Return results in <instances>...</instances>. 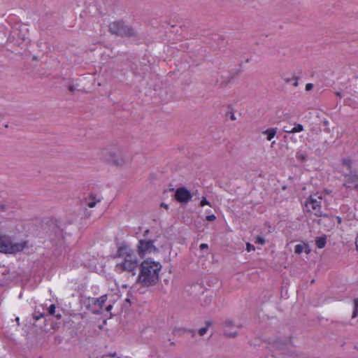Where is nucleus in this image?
<instances>
[{"mask_svg": "<svg viewBox=\"0 0 358 358\" xmlns=\"http://www.w3.org/2000/svg\"><path fill=\"white\" fill-rule=\"evenodd\" d=\"M4 209H5V206L4 205H1V210L3 211Z\"/></svg>", "mask_w": 358, "mask_h": 358, "instance_id": "obj_42", "label": "nucleus"}, {"mask_svg": "<svg viewBox=\"0 0 358 358\" xmlns=\"http://www.w3.org/2000/svg\"><path fill=\"white\" fill-rule=\"evenodd\" d=\"M273 345L274 347H275L280 350H282L283 346L285 345V343H282L280 340H279V341H274Z\"/></svg>", "mask_w": 358, "mask_h": 358, "instance_id": "obj_21", "label": "nucleus"}, {"mask_svg": "<svg viewBox=\"0 0 358 358\" xmlns=\"http://www.w3.org/2000/svg\"><path fill=\"white\" fill-rule=\"evenodd\" d=\"M303 131V126L301 124H294V127L290 129H285V132L289 134L298 133Z\"/></svg>", "mask_w": 358, "mask_h": 358, "instance_id": "obj_12", "label": "nucleus"}, {"mask_svg": "<svg viewBox=\"0 0 358 358\" xmlns=\"http://www.w3.org/2000/svg\"><path fill=\"white\" fill-rule=\"evenodd\" d=\"M97 202H100V199L95 200V196L92 195L90 196V200L87 204L90 208H93Z\"/></svg>", "mask_w": 358, "mask_h": 358, "instance_id": "obj_16", "label": "nucleus"}, {"mask_svg": "<svg viewBox=\"0 0 358 358\" xmlns=\"http://www.w3.org/2000/svg\"><path fill=\"white\" fill-rule=\"evenodd\" d=\"M345 183L343 184L347 188L354 187L358 189V173L356 170H350L343 175Z\"/></svg>", "mask_w": 358, "mask_h": 358, "instance_id": "obj_7", "label": "nucleus"}, {"mask_svg": "<svg viewBox=\"0 0 358 358\" xmlns=\"http://www.w3.org/2000/svg\"><path fill=\"white\" fill-rule=\"evenodd\" d=\"M292 80H293V79H292V78H285V83H289L292 82Z\"/></svg>", "mask_w": 358, "mask_h": 358, "instance_id": "obj_36", "label": "nucleus"}, {"mask_svg": "<svg viewBox=\"0 0 358 358\" xmlns=\"http://www.w3.org/2000/svg\"><path fill=\"white\" fill-rule=\"evenodd\" d=\"M119 358V357H118Z\"/></svg>", "mask_w": 358, "mask_h": 358, "instance_id": "obj_49", "label": "nucleus"}, {"mask_svg": "<svg viewBox=\"0 0 358 358\" xmlns=\"http://www.w3.org/2000/svg\"><path fill=\"white\" fill-rule=\"evenodd\" d=\"M313 88V85L312 83H308V84L306 85V91H310V90H311Z\"/></svg>", "mask_w": 358, "mask_h": 358, "instance_id": "obj_31", "label": "nucleus"}, {"mask_svg": "<svg viewBox=\"0 0 358 358\" xmlns=\"http://www.w3.org/2000/svg\"><path fill=\"white\" fill-rule=\"evenodd\" d=\"M255 243L264 245L265 243V239L262 236H257L256 238Z\"/></svg>", "mask_w": 358, "mask_h": 358, "instance_id": "obj_24", "label": "nucleus"}, {"mask_svg": "<svg viewBox=\"0 0 358 358\" xmlns=\"http://www.w3.org/2000/svg\"><path fill=\"white\" fill-rule=\"evenodd\" d=\"M215 219H216V217L213 214L206 215V220L209 221V222L214 221Z\"/></svg>", "mask_w": 358, "mask_h": 358, "instance_id": "obj_27", "label": "nucleus"}, {"mask_svg": "<svg viewBox=\"0 0 358 358\" xmlns=\"http://www.w3.org/2000/svg\"><path fill=\"white\" fill-rule=\"evenodd\" d=\"M358 315V299H354V310H353V313H352V318H355Z\"/></svg>", "mask_w": 358, "mask_h": 358, "instance_id": "obj_18", "label": "nucleus"}, {"mask_svg": "<svg viewBox=\"0 0 358 358\" xmlns=\"http://www.w3.org/2000/svg\"><path fill=\"white\" fill-rule=\"evenodd\" d=\"M129 253H134V252L131 250L128 251L127 247L121 246L117 250V255L119 257H123L124 259L125 255L127 254H129Z\"/></svg>", "mask_w": 358, "mask_h": 358, "instance_id": "obj_14", "label": "nucleus"}, {"mask_svg": "<svg viewBox=\"0 0 358 358\" xmlns=\"http://www.w3.org/2000/svg\"><path fill=\"white\" fill-rule=\"evenodd\" d=\"M343 165L345 166L348 171H350L352 169V161L349 158H345L343 159Z\"/></svg>", "mask_w": 358, "mask_h": 358, "instance_id": "obj_17", "label": "nucleus"}, {"mask_svg": "<svg viewBox=\"0 0 358 358\" xmlns=\"http://www.w3.org/2000/svg\"><path fill=\"white\" fill-rule=\"evenodd\" d=\"M336 218L337 222H338V224H341L342 222V219H341V217L337 216V217H336Z\"/></svg>", "mask_w": 358, "mask_h": 358, "instance_id": "obj_34", "label": "nucleus"}, {"mask_svg": "<svg viewBox=\"0 0 358 358\" xmlns=\"http://www.w3.org/2000/svg\"><path fill=\"white\" fill-rule=\"evenodd\" d=\"M148 233H149V229L145 230V231H144V233H143V236H146L148 235Z\"/></svg>", "mask_w": 358, "mask_h": 358, "instance_id": "obj_38", "label": "nucleus"}, {"mask_svg": "<svg viewBox=\"0 0 358 358\" xmlns=\"http://www.w3.org/2000/svg\"><path fill=\"white\" fill-rule=\"evenodd\" d=\"M140 273L138 276V282L143 287H150L156 285L159 281V272L162 269V265L159 262H155L151 259H147L140 264Z\"/></svg>", "mask_w": 358, "mask_h": 358, "instance_id": "obj_1", "label": "nucleus"}, {"mask_svg": "<svg viewBox=\"0 0 358 358\" xmlns=\"http://www.w3.org/2000/svg\"><path fill=\"white\" fill-rule=\"evenodd\" d=\"M246 246H247L246 250H248V252L255 250V246L249 243H247Z\"/></svg>", "mask_w": 358, "mask_h": 358, "instance_id": "obj_28", "label": "nucleus"}, {"mask_svg": "<svg viewBox=\"0 0 358 358\" xmlns=\"http://www.w3.org/2000/svg\"><path fill=\"white\" fill-rule=\"evenodd\" d=\"M55 306L52 304L48 308V311L50 315H54L55 314Z\"/></svg>", "mask_w": 358, "mask_h": 358, "instance_id": "obj_23", "label": "nucleus"}, {"mask_svg": "<svg viewBox=\"0 0 358 358\" xmlns=\"http://www.w3.org/2000/svg\"><path fill=\"white\" fill-rule=\"evenodd\" d=\"M115 355H116V352H114V353H113V354H110V356H112V357H115Z\"/></svg>", "mask_w": 358, "mask_h": 358, "instance_id": "obj_47", "label": "nucleus"}, {"mask_svg": "<svg viewBox=\"0 0 358 358\" xmlns=\"http://www.w3.org/2000/svg\"><path fill=\"white\" fill-rule=\"evenodd\" d=\"M106 300H107V296L103 295L99 298H92L91 299V303L93 305H95V306L97 305L99 307V308L101 310L103 308V306L106 303Z\"/></svg>", "mask_w": 358, "mask_h": 358, "instance_id": "obj_10", "label": "nucleus"}, {"mask_svg": "<svg viewBox=\"0 0 358 358\" xmlns=\"http://www.w3.org/2000/svg\"><path fill=\"white\" fill-rule=\"evenodd\" d=\"M183 331H188V332L192 333V336H194V333L192 331H191V330H188V331H187V330H185V329H184Z\"/></svg>", "mask_w": 358, "mask_h": 358, "instance_id": "obj_43", "label": "nucleus"}, {"mask_svg": "<svg viewBox=\"0 0 358 358\" xmlns=\"http://www.w3.org/2000/svg\"><path fill=\"white\" fill-rule=\"evenodd\" d=\"M109 31L112 34L121 37L137 38L138 36L135 29L122 21H116L110 23Z\"/></svg>", "mask_w": 358, "mask_h": 358, "instance_id": "obj_2", "label": "nucleus"}, {"mask_svg": "<svg viewBox=\"0 0 358 358\" xmlns=\"http://www.w3.org/2000/svg\"><path fill=\"white\" fill-rule=\"evenodd\" d=\"M161 206H162V207H164V208H166V209L168 208V205H167V204H166V203H162L161 204Z\"/></svg>", "mask_w": 358, "mask_h": 358, "instance_id": "obj_37", "label": "nucleus"}, {"mask_svg": "<svg viewBox=\"0 0 358 358\" xmlns=\"http://www.w3.org/2000/svg\"><path fill=\"white\" fill-rule=\"evenodd\" d=\"M55 316H56V317H57L59 319L61 318V317H62V315L60 314H57Z\"/></svg>", "mask_w": 358, "mask_h": 358, "instance_id": "obj_44", "label": "nucleus"}, {"mask_svg": "<svg viewBox=\"0 0 358 358\" xmlns=\"http://www.w3.org/2000/svg\"><path fill=\"white\" fill-rule=\"evenodd\" d=\"M211 300H212V298L211 297H206L205 299H204V304L205 305H209L211 302Z\"/></svg>", "mask_w": 358, "mask_h": 358, "instance_id": "obj_30", "label": "nucleus"}, {"mask_svg": "<svg viewBox=\"0 0 358 358\" xmlns=\"http://www.w3.org/2000/svg\"><path fill=\"white\" fill-rule=\"evenodd\" d=\"M139 266V262L134 253H129L125 255L124 262L115 266L116 271L121 273L123 271L131 272L132 275L136 274L135 271Z\"/></svg>", "mask_w": 358, "mask_h": 358, "instance_id": "obj_4", "label": "nucleus"}, {"mask_svg": "<svg viewBox=\"0 0 358 358\" xmlns=\"http://www.w3.org/2000/svg\"><path fill=\"white\" fill-rule=\"evenodd\" d=\"M101 313V311H100V310L94 311V313H96V314H99V313Z\"/></svg>", "mask_w": 358, "mask_h": 358, "instance_id": "obj_45", "label": "nucleus"}, {"mask_svg": "<svg viewBox=\"0 0 358 358\" xmlns=\"http://www.w3.org/2000/svg\"><path fill=\"white\" fill-rule=\"evenodd\" d=\"M322 196H318L317 198L315 196H308L304 203V207L307 212L313 213L317 217H329V215L323 213L322 211Z\"/></svg>", "mask_w": 358, "mask_h": 358, "instance_id": "obj_3", "label": "nucleus"}, {"mask_svg": "<svg viewBox=\"0 0 358 358\" xmlns=\"http://www.w3.org/2000/svg\"><path fill=\"white\" fill-rule=\"evenodd\" d=\"M25 243H13L9 236L0 234V252L13 254L24 249Z\"/></svg>", "mask_w": 358, "mask_h": 358, "instance_id": "obj_5", "label": "nucleus"}, {"mask_svg": "<svg viewBox=\"0 0 358 358\" xmlns=\"http://www.w3.org/2000/svg\"><path fill=\"white\" fill-rule=\"evenodd\" d=\"M15 321L17 322V325H20V318L19 317H16Z\"/></svg>", "mask_w": 358, "mask_h": 358, "instance_id": "obj_40", "label": "nucleus"}, {"mask_svg": "<svg viewBox=\"0 0 358 358\" xmlns=\"http://www.w3.org/2000/svg\"><path fill=\"white\" fill-rule=\"evenodd\" d=\"M191 192L185 187H178L175 192V199L180 203H186L192 199Z\"/></svg>", "mask_w": 358, "mask_h": 358, "instance_id": "obj_8", "label": "nucleus"}, {"mask_svg": "<svg viewBox=\"0 0 358 358\" xmlns=\"http://www.w3.org/2000/svg\"><path fill=\"white\" fill-rule=\"evenodd\" d=\"M211 325V322L210 321H206V327H202L201 329H199V334L200 336H203L208 331V327Z\"/></svg>", "mask_w": 358, "mask_h": 358, "instance_id": "obj_15", "label": "nucleus"}, {"mask_svg": "<svg viewBox=\"0 0 358 358\" xmlns=\"http://www.w3.org/2000/svg\"><path fill=\"white\" fill-rule=\"evenodd\" d=\"M224 335L228 338H234L237 336L236 331H231V330L225 329L224 331Z\"/></svg>", "mask_w": 358, "mask_h": 358, "instance_id": "obj_19", "label": "nucleus"}, {"mask_svg": "<svg viewBox=\"0 0 358 358\" xmlns=\"http://www.w3.org/2000/svg\"><path fill=\"white\" fill-rule=\"evenodd\" d=\"M291 129V128H289V127H284V129H283V130L285 131V129Z\"/></svg>", "mask_w": 358, "mask_h": 358, "instance_id": "obj_46", "label": "nucleus"}, {"mask_svg": "<svg viewBox=\"0 0 358 358\" xmlns=\"http://www.w3.org/2000/svg\"><path fill=\"white\" fill-rule=\"evenodd\" d=\"M292 79H293L294 80V83H293V85L294 87H297L298 86V77L296 76H293L292 78Z\"/></svg>", "mask_w": 358, "mask_h": 358, "instance_id": "obj_32", "label": "nucleus"}, {"mask_svg": "<svg viewBox=\"0 0 358 358\" xmlns=\"http://www.w3.org/2000/svg\"><path fill=\"white\" fill-rule=\"evenodd\" d=\"M324 124H328V121H327V120L324 121Z\"/></svg>", "mask_w": 358, "mask_h": 358, "instance_id": "obj_48", "label": "nucleus"}, {"mask_svg": "<svg viewBox=\"0 0 358 358\" xmlns=\"http://www.w3.org/2000/svg\"><path fill=\"white\" fill-rule=\"evenodd\" d=\"M199 248L201 250H208V246L206 243H201L199 246Z\"/></svg>", "mask_w": 358, "mask_h": 358, "instance_id": "obj_29", "label": "nucleus"}, {"mask_svg": "<svg viewBox=\"0 0 358 358\" xmlns=\"http://www.w3.org/2000/svg\"><path fill=\"white\" fill-rule=\"evenodd\" d=\"M102 155L107 161L113 163L116 166H121L124 162V159L119 157L118 154L108 149H104L102 151Z\"/></svg>", "mask_w": 358, "mask_h": 358, "instance_id": "obj_9", "label": "nucleus"}, {"mask_svg": "<svg viewBox=\"0 0 358 358\" xmlns=\"http://www.w3.org/2000/svg\"><path fill=\"white\" fill-rule=\"evenodd\" d=\"M138 255L143 258L145 255L152 252H158V249L154 245V241L141 239L137 245Z\"/></svg>", "mask_w": 358, "mask_h": 358, "instance_id": "obj_6", "label": "nucleus"}, {"mask_svg": "<svg viewBox=\"0 0 358 358\" xmlns=\"http://www.w3.org/2000/svg\"><path fill=\"white\" fill-rule=\"evenodd\" d=\"M224 327H227V328L231 327L234 326L233 321H231L230 320H226L224 321Z\"/></svg>", "mask_w": 358, "mask_h": 358, "instance_id": "obj_25", "label": "nucleus"}, {"mask_svg": "<svg viewBox=\"0 0 358 358\" xmlns=\"http://www.w3.org/2000/svg\"><path fill=\"white\" fill-rule=\"evenodd\" d=\"M45 317V313H43L35 312V313L33 314V318H34V320H35V322H37V321H38L40 319H41V318H44Z\"/></svg>", "mask_w": 358, "mask_h": 358, "instance_id": "obj_20", "label": "nucleus"}, {"mask_svg": "<svg viewBox=\"0 0 358 358\" xmlns=\"http://www.w3.org/2000/svg\"><path fill=\"white\" fill-rule=\"evenodd\" d=\"M112 308H113V306L111 304H110V305L107 306V307L106 308V310L107 311H110L112 309Z\"/></svg>", "mask_w": 358, "mask_h": 358, "instance_id": "obj_35", "label": "nucleus"}, {"mask_svg": "<svg viewBox=\"0 0 358 358\" xmlns=\"http://www.w3.org/2000/svg\"><path fill=\"white\" fill-rule=\"evenodd\" d=\"M230 118H231V120H236V117H235L234 114H231Z\"/></svg>", "mask_w": 358, "mask_h": 358, "instance_id": "obj_39", "label": "nucleus"}, {"mask_svg": "<svg viewBox=\"0 0 358 358\" xmlns=\"http://www.w3.org/2000/svg\"><path fill=\"white\" fill-rule=\"evenodd\" d=\"M327 243L326 236L317 237L315 239V244L318 248H323L325 247Z\"/></svg>", "mask_w": 358, "mask_h": 358, "instance_id": "obj_13", "label": "nucleus"}, {"mask_svg": "<svg viewBox=\"0 0 358 358\" xmlns=\"http://www.w3.org/2000/svg\"><path fill=\"white\" fill-rule=\"evenodd\" d=\"M205 205L210 206L209 201L206 199V197H203L201 202H200V206H203Z\"/></svg>", "mask_w": 358, "mask_h": 358, "instance_id": "obj_26", "label": "nucleus"}, {"mask_svg": "<svg viewBox=\"0 0 358 358\" xmlns=\"http://www.w3.org/2000/svg\"><path fill=\"white\" fill-rule=\"evenodd\" d=\"M76 90V87H75V86H74V85H70L69 86V90L70 92H73Z\"/></svg>", "mask_w": 358, "mask_h": 358, "instance_id": "obj_33", "label": "nucleus"}, {"mask_svg": "<svg viewBox=\"0 0 358 358\" xmlns=\"http://www.w3.org/2000/svg\"><path fill=\"white\" fill-rule=\"evenodd\" d=\"M336 96H339L340 98L341 97V92H337L336 93Z\"/></svg>", "mask_w": 358, "mask_h": 358, "instance_id": "obj_41", "label": "nucleus"}, {"mask_svg": "<svg viewBox=\"0 0 358 358\" xmlns=\"http://www.w3.org/2000/svg\"><path fill=\"white\" fill-rule=\"evenodd\" d=\"M277 128H269L262 131V134L266 135V139L271 141L276 134Z\"/></svg>", "mask_w": 358, "mask_h": 358, "instance_id": "obj_11", "label": "nucleus"}, {"mask_svg": "<svg viewBox=\"0 0 358 358\" xmlns=\"http://www.w3.org/2000/svg\"><path fill=\"white\" fill-rule=\"evenodd\" d=\"M303 249H304V247L303 245H301V244H298L295 246L294 248V252L296 254H301L303 252Z\"/></svg>", "mask_w": 358, "mask_h": 358, "instance_id": "obj_22", "label": "nucleus"}]
</instances>
